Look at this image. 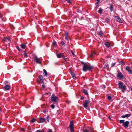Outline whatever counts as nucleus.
<instances>
[{
    "instance_id": "12",
    "label": "nucleus",
    "mask_w": 132,
    "mask_h": 132,
    "mask_svg": "<svg viewBox=\"0 0 132 132\" xmlns=\"http://www.w3.org/2000/svg\"><path fill=\"white\" fill-rule=\"evenodd\" d=\"M126 69L127 71H128L130 74H131L132 73V71L129 67L128 66H127L126 67Z\"/></svg>"
},
{
    "instance_id": "37",
    "label": "nucleus",
    "mask_w": 132,
    "mask_h": 132,
    "mask_svg": "<svg viewBox=\"0 0 132 132\" xmlns=\"http://www.w3.org/2000/svg\"><path fill=\"white\" fill-rule=\"evenodd\" d=\"M47 132H53L52 129H49L47 131Z\"/></svg>"
},
{
    "instance_id": "14",
    "label": "nucleus",
    "mask_w": 132,
    "mask_h": 132,
    "mask_svg": "<svg viewBox=\"0 0 132 132\" xmlns=\"http://www.w3.org/2000/svg\"><path fill=\"white\" fill-rule=\"evenodd\" d=\"M131 115L130 114H126L125 115H123L121 116V117L123 118H124L125 117L128 118Z\"/></svg>"
},
{
    "instance_id": "43",
    "label": "nucleus",
    "mask_w": 132,
    "mask_h": 132,
    "mask_svg": "<svg viewBox=\"0 0 132 132\" xmlns=\"http://www.w3.org/2000/svg\"><path fill=\"white\" fill-rule=\"evenodd\" d=\"M4 83L5 84H7L8 83V82L7 81H5L4 82Z\"/></svg>"
},
{
    "instance_id": "29",
    "label": "nucleus",
    "mask_w": 132,
    "mask_h": 132,
    "mask_svg": "<svg viewBox=\"0 0 132 132\" xmlns=\"http://www.w3.org/2000/svg\"><path fill=\"white\" fill-rule=\"evenodd\" d=\"M105 20L108 22H109L110 21V20L108 18H106Z\"/></svg>"
},
{
    "instance_id": "21",
    "label": "nucleus",
    "mask_w": 132,
    "mask_h": 132,
    "mask_svg": "<svg viewBox=\"0 0 132 132\" xmlns=\"http://www.w3.org/2000/svg\"><path fill=\"white\" fill-rule=\"evenodd\" d=\"M83 93H84L85 95H88V94L87 92V91L84 89H83Z\"/></svg>"
},
{
    "instance_id": "2",
    "label": "nucleus",
    "mask_w": 132,
    "mask_h": 132,
    "mask_svg": "<svg viewBox=\"0 0 132 132\" xmlns=\"http://www.w3.org/2000/svg\"><path fill=\"white\" fill-rule=\"evenodd\" d=\"M119 88L121 89L122 91V92H124L126 88V86L124 85H123V84L122 82H120L119 83Z\"/></svg>"
},
{
    "instance_id": "3",
    "label": "nucleus",
    "mask_w": 132,
    "mask_h": 132,
    "mask_svg": "<svg viewBox=\"0 0 132 132\" xmlns=\"http://www.w3.org/2000/svg\"><path fill=\"white\" fill-rule=\"evenodd\" d=\"M119 122L120 123H122L123 126L125 128H127L129 124V121H127L125 122L124 120H119Z\"/></svg>"
},
{
    "instance_id": "34",
    "label": "nucleus",
    "mask_w": 132,
    "mask_h": 132,
    "mask_svg": "<svg viewBox=\"0 0 132 132\" xmlns=\"http://www.w3.org/2000/svg\"><path fill=\"white\" fill-rule=\"evenodd\" d=\"M51 107L52 109H54L55 108V106L54 104H52L51 105Z\"/></svg>"
},
{
    "instance_id": "49",
    "label": "nucleus",
    "mask_w": 132,
    "mask_h": 132,
    "mask_svg": "<svg viewBox=\"0 0 132 132\" xmlns=\"http://www.w3.org/2000/svg\"><path fill=\"white\" fill-rule=\"evenodd\" d=\"M105 66L106 67H107L108 66V65L107 64H105Z\"/></svg>"
},
{
    "instance_id": "24",
    "label": "nucleus",
    "mask_w": 132,
    "mask_h": 132,
    "mask_svg": "<svg viewBox=\"0 0 132 132\" xmlns=\"http://www.w3.org/2000/svg\"><path fill=\"white\" fill-rule=\"evenodd\" d=\"M23 55L25 57H27L28 56L27 55V53L25 51L24 52V53Z\"/></svg>"
},
{
    "instance_id": "16",
    "label": "nucleus",
    "mask_w": 132,
    "mask_h": 132,
    "mask_svg": "<svg viewBox=\"0 0 132 132\" xmlns=\"http://www.w3.org/2000/svg\"><path fill=\"white\" fill-rule=\"evenodd\" d=\"M71 74L73 78L74 79H76V77L75 73L72 72H71Z\"/></svg>"
},
{
    "instance_id": "8",
    "label": "nucleus",
    "mask_w": 132,
    "mask_h": 132,
    "mask_svg": "<svg viewBox=\"0 0 132 132\" xmlns=\"http://www.w3.org/2000/svg\"><path fill=\"white\" fill-rule=\"evenodd\" d=\"M89 103V100H86L85 101L84 104L83 106L85 108H86L88 106V104Z\"/></svg>"
},
{
    "instance_id": "26",
    "label": "nucleus",
    "mask_w": 132,
    "mask_h": 132,
    "mask_svg": "<svg viewBox=\"0 0 132 132\" xmlns=\"http://www.w3.org/2000/svg\"><path fill=\"white\" fill-rule=\"evenodd\" d=\"M10 41V39L9 37H7L6 38V41Z\"/></svg>"
},
{
    "instance_id": "19",
    "label": "nucleus",
    "mask_w": 132,
    "mask_h": 132,
    "mask_svg": "<svg viewBox=\"0 0 132 132\" xmlns=\"http://www.w3.org/2000/svg\"><path fill=\"white\" fill-rule=\"evenodd\" d=\"M20 47L22 49H25L26 47V45L23 44H22L20 45Z\"/></svg>"
},
{
    "instance_id": "7",
    "label": "nucleus",
    "mask_w": 132,
    "mask_h": 132,
    "mask_svg": "<svg viewBox=\"0 0 132 132\" xmlns=\"http://www.w3.org/2000/svg\"><path fill=\"white\" fill-rule=\"evenodd\" d=\"M74 123L73 121H70L69 127L71 132H74V129L73 126Z\"/></svg>"
},
{
    "instance_id": "47",
    "label": "nucleus",
    "mask_w": 132,
    "mask_h": 132,
    "mask_svg": "<svg viewBox=\"0 0 132 132\" xmlns=\"http://www.w3.org/2000/svg\"><path fill=\"white\" fill-rule=\"evenodd\" d=\"M46 112V110H44V111H43V112L44 113H45Z\"/></svg>"
},
{
    "instance_id": "30",
    "label": "nucleus",
    "mask_w": 132,
    "mask_h": 132,
    "mask_svg": "<svg viewBox=\"0 0 132 132\" xmlns=\"http://www.w3.org/2000/svg\"><path fill=\"white\" fill-rule=\"evenodd\" d=\"M36 121V119H32L31 121L32 122H35Z\"/></svg>"
},
{
    "instance_id": "48",
    "label": "nucleus",
    "mask_w": 132,
    "mask_h": 132,
    "mask_svg": "<svg viewBox=\"0 0 132 132\" xmlns=\"http://www.w3.org/2000/svg\"><path fill=\"white\" fill-rule=\"evenodd\" d=\"M35 132H41L39 130H38L36 131Z\"/></svg>"
},
{
    "instance_id": "56",
    "label": "nucleus",
    "mask_w": 132,
    "mask_h": 132,
    "mask_svg": "<svg viewBox=\"0 0 132 132\" xmlns=\"http://www.w3.org/2000/svg\"><path fill=\"white\" fill-rule=\"evenodd\" d=\"M42 132H44V131H42Z\"/></svg>"
},
{
    "instance_id": "46",
    "label": "nucleus",
    "mask_w": 132,
    "mask_h": 132,
    "mask_svg": "<svg viewBox=\"0 0 132 132\" xmlns=\"http://www.w3.org/2000/svg\"><path fill=\"white\" fill-rule=\"evenodd\" d=\"M84 99V97L83 96L81 97L80 98V99L81 100H83Z\"/></svg>"
},
{
    "instance_id": "33",
    "label": "nucleus",
    "mask_w": 132,
    "mask_h": 132,
    "mask_svg": "<svg viewBox=\"0 0 132 132\" xmlns=\"http://www.w3.org/2000/svg\"><path fill=\"white\" fill-rule=\"evenodd\" d=\"M16 48L19 51H20L21 50V49L18 46H16Z\"/></svg>"
},
{
    "instance_id": "39",
    "label": "nucleus",
    "mask_w": 132,
    "mask_h": 132,
    "mask_svg": "<svg viewBox=\"0 0 132 132\" xmlns=\"http://www.w3.org/2000/svg\"><path fill=\"white\" fill-rule=\"evenodd\" d=\"M20 130L21 131H25V130H24V128H21L20 129Z\"/></svg>"
},
{
    "instance_id": "31",
    "label": "nucleus",
    "mask_w": 132,
    "mask_h": 132,
    "mask_svg": "<svg viewBox=\"0 0 132 132\" xmlns=\"http://www.w3.org/2000/svg\"><path fill=\"white\" fill-rule=\"evenodd\" d=\"M46 119L47 120V121L48 122H49L50 117L49 116H48L47 117Z\"/></svg>"
},
{
    "instance_id": "35",
    "label": "nucleus",
    "mask_w": 132,
    "mask_h": 132,
    "mask_svg": "<svg viewBox=\"0 0 132 132\" xmlns=\"http://www.w3.org/2000/svg\"><path fill=\"white\" fill-rule=\"evenodd\" d=\"M53 44L54 46L57 45V44L55 42H54L53 43Z\"/></svg>"
},
{
    "instance_id": "10",
    "label": "nucleus",
    "mask_w": 132,
    "mask_h": 132,
    "mask_svg": "<svg viewBox=\"0 0 132 132\" xmlns=\"http://www.w3.org/2000/svg\"><path fill=\"white\" fill-rule=\"evenodd\" d=\"M114 17L116 20L118 22L120 23L122 22V21L121 20L120 17L117 16H114Z\"/></svg>"
},
{
    "instance_id": "53",
    "label": "nucleus",
    "mask_w": 132,
    "mask_h": 132,
    "mask_svg": "<svg viewBox=\"0 0 132 132\" xmlns=\"http://www.w3.org/2000/svg\"><path fill=\"white\" fill-rule=\"evenodd\" d=\"M72 54L73 55H74V53L72 52Z\"/></svg>"
},
{
    "instance_id": "41",
    "label": "nucleus",
    "mask_w": 132,
    "mask_h": 132,
    "mask_svg": "<svg viewBox=\"0 0 132 132\" xmlns=\"http://www.w3.org/2000/svg\"><path fill=\"white\" fill-rule=\"evenodd\" d=\"M116 64V63H112V66L113 67L114 66V65Z\"/></svg>"
},
{
    "instance_id": "13",
    "label": "nucleus",
    "mask_w": 132,
    "mask_h": 132,
    "mask_svg": "<svg viewBox=\"0 0 132 132\" xmlns=\"http://www.w3.org/2000/svg\"><path fill=\"white\" fill-rule=\"evenodd\" d=\"M45 120V118H40L39 119V122L41 123H42L44 122Z\"/></svg>"
},
{
    "instance_id": "20",
    "label": "nucleus",
    "mask_w": 132,
    "mask_h": 132,
    "mask_svg": "<svg viewBox=\"0 0 132 132\" xmlns=\"http://www.w3.org/2000/svg\"><path fill=\"white\" fill-rule=\"evenodd\" d=\"M103 11V10L101 8H100L98 11V12L100 14H101Z\"/></svg>"
},
{
    "instance_id": "55",
    "label": "nucleus",
    "mask_w": 132,
    "mask_h": 132,
    "mask_svg": "<svg viewBox=\"0 0 132 132\" xmlns=\"http://www.w3.org/2000/svg\"><path fill=\"white\" fill-rule=\"evenodd\" d=\"M1 122H0V125H1Z\"/></svg>"
},
{
    "instance_id": "1",
    "label": "nucleus",
    "mask_w": 132,
    "mask_h": 132,
    "mask_svg": "<svg viewBox=\"0 0 132 132\" xmlns=\"http://www.w3.org/2000/svg\"><path fill=\"white\" fill-rule=\"evenodd\" d=\"M93 68V66L84 63V65L83 67V70L84 71H86L87 70L91 71Z\"/></svg>"
},
{
    "instance_id": "18",
    "label": "nucleus",
    "mask_w": 132,
    "mask_h": 132,
    "mask_svg": "<svg viewBox=\"0 0 132 132\" xmlns=\"http://www.w3.org/2000/svg\"><path fill=\"white\" fill-rule=\"evenodd\" d=\"M10 88V86L9 85H6L4 87V88L6 90H9Z\"/></svg>"
},
{
    "instance_id": "5",
    "label": "nucleus",
    "mask_w": 132,
    "mask_h": 132,
    "mask_svg": "<svg viewBox=\"0 0 132 132\" xmlns=\"http://www.w3.org/2000/svg\"><path fill=\"white\" fill-rule=\"evenodd\" d=\"M37 82L38 83H44V78L42 75H39L38 76V78L37 79Z\"/></svg>"
},
{
    "instance_id": "50",
    "label": "nucleus",
    "mask_w": 132,
    "mask_h": 132,
    "mask_svg": "<svg viewBox=\"0 0 132 132\" xmlns=\"http://www.w3.org/2000/svg\"><path fill=\"white\" fill-rule=\"evenodd\" d=\"M3 40H4V41H6V39H3Z\"/></svg>"
},
{
    "instance_id": "52",
    "label": "nucleus",
    "mask_w": 132,
    "mask_h": 132,
    "mask_svg": "<svg viewBox=\"0 0 132 132\" xmlns=\"http://www.w3.org/2000/svg\"><path fill=\"white\" fill-rule=\"evenodd\" d=\"M132 92V87L130 88Z\"/></svg>"
},
{
    "instance_id": "9",
    "label": "nucleus",
    "mask_w": 132,
    "mask_h": 132,
    "mask_svg": "<svg viewBox=\"0 0 132 132\" xmlns=\"http://www.w3.org/2000/svg\"><path fill=\"white\" fill-rule=\"evenodd\" d=\"M117 77L120 79H123V75L119 71L118 72Z\"/></svg>"
},
{
    "instance_id": "17",
    "label": "nucleus",
    "mask_w": 132,
    "mask_h": 132,
    "mask_svg": "<svg viewBox=\"0 0 132 132\" xmlns=\"http://www.w3.org/2000/svg\"><path fill=\"white\" fill-rule=\"evenodd\" d=\"M105 45L106 46L108 47H109L110 46V43L108 42H106L105 43Z\"/></svg>"
},
{
    "instance_id": "22",
    "label": "nucleus",
    "mask_w": 132,
    "mask_h": 132,
    "mask_svg": "<svg viewBox=\"0 0 132 132\" xmlns=\"http://www.w3.org/2000/svg\"><path fill=\"white\" fill-rule=\"evenodd\" d=\"M44 73L45 74V75L44 76H47V72L46 71L45 69L44 70Z\"/></svg>"
},
{
    "instance_id": "27",
    "label": "nucleus",
    "mask_w": 132,
    "mask_h": 132,
    "mask_svg": "<svg viewBox=\"0 0 132 132\" xmlns=\"http://www.w3.org/2000/svg\"><path fill=\"white\" fill-rule=\"evenodd\" d=\"M96 2L95 3V5H97L99 3L100 0H96Z\"/></svg>"
},
{
    "instance_id": "6",
    "label": "nucleus",
    "mask_w": 132,
    "mask_h": 132,
    "mask_svg": "<svg viewBox=\"0 0 132 132\" xmlns=\"http://www.w3.org/2000/svg\"><path fill=\"white\" fill-rule=\"evenodd\" d=\"M34 59L35 60V62L37 63L41 64V62H40V59L38 58L37 56L35 55L34 57Z\"/></svg>"
},
{
    "instance_id": "38",
    "label": "nucleus",
    "mask_w": 132,
    "mask_h": 132,
    "mask_svg": "<svg viewBox=\"0 0 132 132\" xmlns=\"http://www.w3.org/2000/svg\"><path fill=\"white\" fill-rule=\"evenodd\" d=\"M95 54V53L94 52L93 53H92L91 55L90 56H93Z\"/></svg>"
},
{
    "instance_id": "28",
    "label": "nucleus",
    "mask_w": 132,
    "mask_h": 132,
    "mask_svg": "<svg viewBox=\"0 0 132 132\" xmlns=\"http://www.w3.org/2000/svg\"><path fill=\"white\" fill-rule=\"evenodd\" d=\"M98 34L102 36L103 35V33L102 31H100L98 33Z\"/></svg>"
},
{
    "instance_id": "54",
    "label": "nucleus",
    "mask_w": 132,
    "mask_h": 132,
    "mask_svg": "<svg viewBox=\"0 0 132 132\" xmlns=\"http://www.w3.org/2000/svg\"><path fill=\"white\" fill-rule=\"evenodd\" d=\"M110 118V117H109V118Z\"/></svg>"
},
{
    "instance_id": "23",
    "label": "nucleus",
    "mask_w": 132,
    "mask_h": 132,
    "mask_svg": "<svg viewBox=\"0 0 132 132\" xmlns=\"http://www.w3.org/2000/svg\"><path fill=\"white\" fill-rule=\"evenodd\" d=\"M107 98L109 101H112V97L111 96H108L107 97Z\"/></svg>"
},
{
    "instance_id": "36",
    "label": "nucleus",
    "mask_w": 132,
    "mask_h": 132,
    "mask_svg": "<svg viewBox=\"0 0 132 132\" xmlns=\"http://www.w3.org/2000/svg\"><path fill=\"white\" fill-rule=\"evenodd\" d=\"M66 1H67L70 4L72 3V2L70 0H66Z\"/></svg>"
},
{
    "instance_id": "42",
    "label": "nucleus",
    "mask_w": 132,
    "mask_h": 132,
    "mask_svg": "<svg viewBox=\"0 0 132 132\" xmlns=\"http://www.w3.org/2000/svg\"><path fill=\"white\" fill-rule=\"evenodd\" d=\"M120 63L122 64H124L125 63V62L123 61H121L120 62Z\"/></svg>"
},
{
    "instance_id": "32",
    "label": "nucleus",
    "mask_w": 132,
    "mask_h": 132,
    "mask_svg": "<svg viewBox=\"0 0 132 132\" xmlns=\"http://www.w3.org/2000/svg\"><path fill=\"white\" fill-rule=\"evenodd\" d=\"M65 36L69 37L68 33V32H67V31L65 32Z\"/></svg>"
},
{
    "instance_id": "51",
    "label": "nucleus",
    "mask_w": 132,
    "mask_h": 132,
    "mask_svg": "<svg viewBox=\"0 0 132 132\" xmlns=\"http://www.w3.org/2000/svg\"><path fill=\"white\" fill-rule=\"evenodd\" d=\"M98 5H96V7H98Z\"/></svg>"
},
{
    "instance_id": "11",
    "label": "nucleus",
    "mask_w": 132,
    "mask_h": 132,
    "mask_svg": "<svg viewBox=\"0 0 132 132\" xmlns=\"http://www.w3.org/2000/svg\"><path fill=\"white\" fill-rule=\"evenodd\" d=\"M57 57L58 58H60L61 57L63 58L64 59H65V57L63 53H59L57 54H56Z\"/></svg>"
},
{
    "instance_id": "45",
    "label": "nucleus",
    "mask_w": 132,
    "mask_h": 132,
    "mask_svg": "<svg viewBox=\"0 0 132 132\" xmlns=\"http://www.w3.org/2000/svg\"><path fill=\"white\" fill-rule=\"evenodd\" d=\"M68 36H65V39H67V40H68Z\"/></svg>"
},
{
    "instance_id": "15",
    "label": "nucleus",
    "mask_w": 132,
    "mask_h": 132,
    "mask_svg": "<svg viewBox=\"0 0 132 132\" xmlns=\"http://www.w3.org/2000/svg\"><path fill=\"white\" fill-rule=\"evenodd\" d=\"M113 4H111L110 5V11L111 12H112L113 10Z\"/></svg>"
},
{
    "instance_id": "44",
    "label": "nucleus",
    "mask_w": 132,
    "mask_h": 132,
    "mask_svg": "<svg viewBox=\"0 0 132 132\" xmlns=\"http://www.w3.org/2000/svg\"><path fill=\"white\" fill-rule=\"evenodd\" d=\"M42 87L43 88H45V86L44 85H42Z\"/></svg>"
},
{
    "instance_id": "40",
    "label": "nucleus",
    "mask_w": 132,
    "mask_h": 132,
    "mask_svg": "<svg viewBox=\"0 0 132 132\" xmlns=\"http://www.w3.org/2000/svg\"><path fill=\"white\" fill-rule=\"evenodd\" d=\"M61 44L63 45L65 44V43L63 41H62L61 43Z\"/></svg>"
},
{
    "instance_id": "4",
    "label": "nucleus",
    "mask_w": 132,
    "mask_h": 132,
    "mask_svg": "<svg viewBox=\"0 0 132 132\" xmlns=\"http://www.w3.org/2000/svg\"><path fill=\"white\" fill-rule=\"evenodd\" d=\"M59 99L58 97L56 96L54 94H52L51 96V101L53 102V103H55L57 102Z\"/></svg>"
},
{
    "instance_id": "25",
    "label": "nucleus",
    "mask_w": 132,
    "mask_h": 132,
    "mask_svg": "<svg viewBox=\"0 0 132 132\" xmlns=\"http://www.w3.org/2000/svg\"><path fill=\"white\" fill-rule=\"evenodd\" d=\"M83 132H91L89 130H88L87 129H85L83 131Z\"/></svg>"
}]
</instances>
